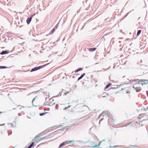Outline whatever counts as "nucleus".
I'll return each instance as SVG.
<instances>
[{"instance_id": "obj_10", "label": "nucleus", "mask_w": 148, "mask_h": 148, "mask_svg": "<svg viewBox=\"0 0 148 148\" xmlns=\"http://www.w3.org/2000/svg\"><path fill=\"white\" fill-rule=\"evenodd\" d=\"M85 75V73H83V74H82L81 75V76L79 77L78 78V81H79V80L80 79H82V77L84 76V75Z\"/></svg>"}, {"instance_id": "obj_15", "label": "nucleus", "mask_w": 148, "mask_h": 148, "mask_svg": "<svg viewBox=\"0 0 148 148\" xmlns=\"http://www.w3.org/2000/svg\"><path fill=\"white\" fill-rule=\"evenodd\" d=\"M37 70L36 67H35V68L32 69H31V70L30 71V72H33L34 71H36Z\"/></svg>"}, {"instance_id": "obj_40", "label": "nucleus", "mask_w": 148, "mask_h": 148, "mask_svg": "<svg viewBox=\"0 0 148 148\" xmlns=\"http://www.w3.org/2000/svg\"><path fill=\"white\" fill-rule=\"evenodd\" d=\"M122 48H121L119 50L120 51H121L122 50Z\"/></svg>"}, {"instance_id": "obj_51", "label": "nucleus", "mask_w": 148, "mask_h": 148, "mask_svg": "<svg viewBox=\"0 0 148 148\" xmlns=\"http://www.w3.org/2000/svg\"><path fill=\"white\" fill-rule=\"evenodd\" d=\"M107 95H109V94H107Z\"/></svg>"}, {"instance_id": "obj_6", "label": "nucleus", "mask_w": 148, "mask_h": 148, "mask_svg": "<svg viewBox=\"0 0 148 148\" xmlns=\"http://www.w3.org/2000/svg\"><path fill=\"white\" fill-rule=\"evenodd\" d=\"M140 81H141V82H143V83H141L142 85H143L144 84H147V83H146L145 82H148V80H145V79H141Z\"/></svg>"}, {"instance_id": "obj_47", "label": "nucleus", "mask_w": 148, "mask_h": 148, "mask_svg": "<svg viewBox=\"0 0 148 148\" xmlns=\"http://www.w3.org/2000/svg\"><path fill=\"white\" fill-rule=\"evenodd\" d=\"M107 116L108 117H109V116H108V114H107Z\"/></svg>"}, {"instance_id": "obj_14", "label": "nucleus", "mask_w": 148, "mask_h": 148, "mask_svg": "<svg viewBox=\"0 0 148 148\" xmlns=\"http://www.w3.org/2000/svg\"><path fill=\"white\" fill-rule=\"evenodd\" d=\"M111 85V84L110 83H108L105 87V89H106L108 88Z\"/></svg>"}, {"instance_id": "obj_37", "label": "nucleus", "mask_w": 148, "mask_h": 148, "mask_svg": "<svg viewBox=\"0 0 148 148\" xmlns=\"http://www.w3.org/2000/svg\"><path fill=\"white\" fill-rule=\"evenodd\" d=\"M117 86L116 88H118V87H119V86H118V85L116 86Z\"/></svg>"}, {"instance_id": "obj_17", "label": "nucleus", "mask_w": 148, "mask_h": 148, "mask_svg": "<svg viewBox=\"0 0 148 148\" xmlns=\"http://www.w3.org/2000/svg\"><path fill=\"white\" fill-rule=\"evenodd\" d=\"M141 30H138L137 31V34H136V36H139L141 33Z\"/></svg>"}, {"instance_id": "obj_3", "label": "nucleus", "mask_w": 148, "mask_h": 148, "mask_svg": "<svg viewBox=\"0 0 148 148\" xmlns=\"http://www.w3.org/2000/svg\"><path fill=\"white\" fill-rule=\"evenodd\" d=\"M49 63H47V64H45L44 65H41V66H38V67H36L37 70H38L39 69H41V68H42L44 67L45 66H47V65L49 64Z\"/></svg>"}, {"instance_id": "obj_35", "label": "nucleus", "mask_w": 148, "mask_h": 148, "mask_svg": "<svg viewBox=\"0 0 148 148\" xmlns=\"http://www.w3.org/2000/svg\"><path fill=\"white\" fill-rule=\"evenodd\" d=\"M78 101H79L78 100H76V103H78Z\"/></svg>"}, {"instance_id": "obj_7", "label": "nucleus", "mask_w": 148, "mask_h": 148, "mask_svg": "<svg viewBox=\"0 0 148 148\" xmlns=\"http://www.w3.org/2000/svg\"><path fill=\"white\" fill-rule=\"evenodd\" d=\"M9 52L6 50L3 51L0 54L3 55L8 54Z\"/></svg>"}, {"instance_id": "obj_46", "label": "nucleus", "mask_w": 148, "mask_h": 148, "mask_svg": "<svg viewBox=\"0 0 148 148\" xmlns=\"http://www.w3.org/2000/svg\"><path fill=\"white\" fill-rule=\"evenodd\" d=\"M16 108H13V110H15V109H16Z\"/></svg>"}, {"instance_id": "obj_27", "label": "nucleus", "mask_w": 148, "mask_h": 148, "mask_svg": "<svg viewBox=\"0 0 148 148\" xmlns=\"http://www.w3.org/2000/svg\"><path fill=\"white\" fill-rule=\"evenodd\" d=\"M62 94H61V93L60 92L59 94V95L60 96H61V95Z\"/></svg>"}, {"instance_id": "obj_26", "label": "nucleus", "mask_w": 148, "mask_h": 148, "mask_svg": "<svg viewBox=\"0 0 148 148\" xmlns=\"http://www.w3.org/2000/svg\"><path fill=\"white\" fill-rule=\"evenodd\" d=\"M137 84H134V85H135V87H136L137 86H136V85Z\"/></svg>"}, {"instance_id": "obj_16", "label": "nucleus", "mask_w": 148, "mask_h": 148, "mask_svg": "<svg viewBox=\"0 0 148 148\" xmlns=\"http://www.w3.org/2000/svg\"><path fill=\"white\" fill-rule=\"evenodd\" d=\"M140 80H141V79H135V82H136V84H138L140 82H141V81H140Z\"/></svg>"}, {"instance_id": "obj_21", "label": "nucleus", "mask_w": 148, "mask_h": 148, "mask_svg": "<svg viewBox=\"0 0 148 148\" xmlns=\"http://www.w3.org/2000/svg\"><path fill=\"white\" fill-rule=\"evenodd\" d=\"M36 97H35L34 98L33 100H32V104L33 105V102H34V100H35V99H36Z\"/></svg>"}, {"instance_id": "obj_18", "label": "nucleus", "mask_w": 148, "mask_h": 148, "mask_svg": "<svg viewBox=\"0 0 148 148\" xmlns=\"http://www.w3.org/2000/svg\"><path fill=\"white\" fill-rule=\"evenodd\" d=\"M7 67L5 66H0V69H5L7 68Z\"/></svg>"}, {"instance_id": "obj_33", "label": "nucleus", "mask_w": 148, "mask_h": 148, "mask_svg": "<svg viewBox=\"0 0 148 148\" xmlns=\"http://www.w3.org/2000/svg\"><path fill=\"white\" fill-rule=\"evenodd\" d=\"M130 123H129L127 124L126 125H129L130 124Z\"/></svg>"}, {"instance_id": "obj_29", "label": "nucleus", "mask_w": 148, "mask_h": 148, "mask_svg": "<svg viewBox=\"0 0 148 148\" xmlns=\"http://www.w3.org/2000/svg\"><path fill=\"white\" fill-rule=\"evenodd\" d=\"M69 92H66V93H64V95H66V94L67 93H68Z\"/></svg>"}, {"instance_id": "obj_43", "label": "nucleus", "mask_w": 148, "mask_h": 148, "mask_svg": "<svg viewBox=\"0 0 148 148\" xmlns=\"http://www.w3.org/2000/svg\"><path fill=\"white\" fill-rule=\"evenodd\" d=\"M106 97V96H103V97Z\"/></svg>"}, {"instance_id": "obj_48", "label": "nucleus", "mask_w": 148, "mask_h": 148, "mask_svg": "<svg viewBox=\"0 0 148 148\" xmlns=\"http://www.w3.org/2000/svg\"><path fill=\"white\" fill-rule=\"evenodd\" d=\"M110 140H108V141H109V142H110Z\"/></svg>"}, {"instance_id": "obj_38", "label": "nucleus", "mask_w": 148, "mask_h": 148, "mask_svg": "<svg viewBox=\"0 0 148 148\" xmlns=\"http://www.w3.org/2000/svg\"><path fill=\"white\" fill-rule=\"evenodd\" d=\"M67 108H67V107H66L64 108V109H67Z\"/></svg>"}, {"instance_id": "obj_50", "label": "nucleus", "mask_w": 148, "mask_h": 148, "mask_svg": "<svg viewBox=\"0 0 148 148\" xmlns=\"http://www.w3.org/2000/svg\"><path fill=\"white\" fill-rule=\"evenodd\" d=\"M0 113H2V112H0Z\"/></svg>"}, {"instance_id": "obj_45", "label": "nucleus", "mask_w": 148, "mask_h": 148, "mask_svg": "<svg viewBox=\"0 0 148 148\" xmlns=\"http://www.w3.org/2000/svg\"><path fill=\"white\" fill-rule=\"evenodd\" d=\"M121 42V41H119V43H120Z\"/></svg>"}, {"instance_id": "obj_42", "label": "nucleus", "mask_w": 148, "mask_h": 148, "mask_svg": "<svg viewBox=\"0 0 148 148\" xmlns=\"http://www.w3.org/2000/svg\"><path fill=\"white\" fill-rule=\"evenodd\" d=\"M117 146V145H115L114 147H116Z\"/></svg>"}, {"instance_id": "obj_19", "label": "nucleus", "mask_w": 148, "mask_h": 148, "mask_svg": "<svg viewBox=\"0 0 148 148\" xmlns=\"http://www.w3.org/2000/svg\"><path fill=\"white\" fill-rule=\"evenodd\" d=\"M46 113H47L46 112H42V113H40V116H43Z\"/></svg>"}, {"instance_id": "obj_22", "label": "nucleus", "mask_w": 148, "mask_h": 148, "mask_svg": "<svg viewBox=\"0 0 148 148\" xmlns=\"http://www.w3.org/2000/svg\"><path fill=\"white\" fill-rule=\"evenodd\" d=\"M63 125H64V124L63 123H61V124H60V125H59V126H58L59 127H61V126H63Z\"/></svg>"}, {"instance_id": "obj_20", "label": "nucleus", "mask_w": 148, "mask_h": 148, "mask_svg": "<svg viewBox=\"0 0 148 148\" xmlns=\"http://www.w3.org/2000/svg\"><path fill=\"white\" fill-rule=\"evenodd\" d=\"M129 82H135V79L134 80H129Z\"/></svg>"}, {"instance_id": "obj_32", "label": "nucleus", "mask_w": 148, "mask_h": 148, "mask_svg": "<svg viewBox=\"0 0 148 148\" xmlns=\"http://www.w3.org/2000/svg\"><path fill=\"white\" fill-rule=\"evenodd\" d=\"M4 124H1L0 125L1 126H3V125Z\"/></svg>"}, {"instance_id": "obj_4", "label": "nucleus", "mask_w": 148, "mask_h": 148, "mask_svg": "<svg viewBox=\"0 0 148 148\" xmlns=\"http://www.w3.org/2000/svg\"><path fill=\"white\" fill-rule=\"evenodd\" d=\"M32 17L31 16L30 17H29L27 18L26 21L28 24H29L30 23L32 20Z\"/></svg>"}, {"instance_id": "obj_24", "label": "nucleus", "mask_w": 148, "mask_h": 148, "mask_svg": "<svg viewBox=\"0 0 148 148\" xmlns=\"http://www.w3.org/2000/svg\"><path fill=\"white\" fill-rule=\"evenodd\" d=\"M8 135H9L10 134L9 133V130H8ZM12 132H11V133H10V134H12Z\"/></svg>"}, {"instance_id": "obj_13", "label": "nucleus", "mask_w": 148, "mask_h": 148, "mask_svg": "<svg viewBox=\"0 0 148 148\" xmlns=\"http://www.w3.org/2000/svg\"><path fill=\"white\" fill-rule=\"evenodd\" d=\"M34 142H32L30 145H29L27 148H31L34 145Z\"/></svg>"}, {"instance_id": "obj_30", "label": "nucleus", "mask_w": 148, "mask_h": 148, "mask_svg": "<svg viewBox=\"0 0 148 148\" xmlns=\"http://www.w3.org/2000/svg\"><path fill=\"white\" fill-rule=\"evenodd\" d=\"M71 106H69L68 107H67V108H70L71 107Z\"/></svg>"}, {"instance_id": "obj_28", "label": "nucleus", "mask_w": 148, "mask_h": 148, "mask_svg": "<svg viewBox=\"0 0 148 148\" xmlns=\"http://www.w3.org/2000/svg\"><path fill=\"white\" fill-rule=\"evenodd\" d=\"M129 13H127V15H126V16H125V17H126V16H127L128 15Z\"/></svg>"}, {"instance_id": "obj_5", "label": "nucleus", "mask_w": 148, "mask_h": 148, "mask_svg": "<svg viewBox=\"0 0 148 148\" xmlns=\"http://www.w3.org/2000/svg\"><path fill=\"white\" fill-rule=\"evenodd\" d=\"M55 103V102L54 101L53 99L52 100L51 102L50 101L48 105L50 106H52L54 105Z\"/></svg>"}, {"instance_id": "obj_34", "label": "nucleus", "mask_w": 148, "mask_h": 148, "mask_svg": "<svg viewBox=\"0 0 148 148\" xmlns=\"http://www.w3.org/2000/svg\"><path fill=\"white\" fill-rule=\"evenodd\" d=\"M120 47H123V46H122V45H120Z\"/></svg>"}, {"instance_id": "obj_41", "label": "nucleus", "mask_w": 148, "mask_h": 148, "mask_svg": "<svg viewBox=\"0 0 148 148\" xmlns=\"http://www.w3.org/2000/svg\"><path fill=\"white\" fill-rule=\"evenodd\" d=\"M130 93V92H129L128 91H127L126 92V93Z\"/></svg>"}, {"instance_id": "obj_31", "label": "nucleus", "mask_w": 148, "mask_h": 148, "mask_svg": "<svg viewBox=\"0 0 148 148\" xmlns=\"http://www.w3.org/2000/svg\"><path fill=\"white\" fill-rule=\"evenodd\" d=\"M54 28H55V29H57V27L56 26H55Z\"/></svg>"}, {"instance_id": "obj_23", "label": "nucleus", "mask_w": 148, "mask_h": 148, "mask_svg": "<svg viewBox=\"0 0 148 148\" xmlns=\"http://www.w3.org/2000/svg\"><path fill=\"white\" fill-rule=\"evenodd\" d=\"M65 127H62L61 129L60 130H64V129H65Z\"/></svg>"}, {"instance_id": "obj_9", "label": "nucleus", "mask_w": 148, "mask_h": 148, "mask_svg": "<svg viewBox=\"0 0 148 148\" xmlns=\"http://www.w3.org/2000/svg\"><path fill=\"white\" fill-rule=\"evenodd\" d=\"M103 143V142L101 140V141H100L99 143V144L98 145H95V146H92L91 147H95V148L98 147V146H100V145H101V143Z\"/></svg>"}, {"instance_id": "obj_11", "label": "nucleus", "mask_w": 148, "mask_h": 148, "mask_svg": "<svg viewBox=\"0 0 148 148\" xmlns=\"http://www.w3.org/2000/svg\"><path fill=\"white\" fill-rule=\"evenodd\" d=\"M55 31V28H53V29L51 30V32H49V34H53Z\"/></svg>"}, {"instance_id": "obj_49", "label": "nucleus", "mask_w": 148, "mask_h": 148, "mask_svg": "<svg viewBox=\"0 0 148 148\" xmlns=\"http://www.w3.org/2000/svg\"><path fill=\"white\" fill-rule=\"evenodd\" d=\"M109 147H112V146H109Z\"/></svg>"}, {"instance_id": "obj_44", "label": "nucleus", "mask_w": 148, "mask_h": 148, "mask_svg": "<svg viewBox=\"0 0 148 148\" xmlns=\"http://www.w3.org/2000/svg\"><path fill=\"white\" fill-rule=\"evenodd\" d=\"M20 106L22 107V108H24V106Z\"/></svg>"}, {"instance_id": "obj_12", "label": "nucleus", "mask_w": 148, "mask_h": 148, "mask_svg": "<svg viewBox=\"0 0 148 148\" xmlns=\"http://www.w3.org/2000/svg\"><path fill=\"white\" fill-rule=\"evenodd\" d=\"M82 70H83V69L82 68H79L78 69H77L75 70V72L77 73V72H78L80 71H82Z\"/></svg>"}, {"instance_id": "obj_2", "label": "nucleus", "mask_w": 148, "mask_h": 148, "mask_svg": "<svg viewBox=\"0 0 148 148\" xmlns=\"http://www.w3.org/2000/svg\"><path fill=\"white\" fill-rule=\"evenodd\" d=\"M135 87V85H134L133 86V88L136 89V92H139L141 89V88L140 87Z\"/></svg>"}, {"instance_id": "obj_8", "label": "nucleus", "mask_w": 148, "mask_h": 148, "mask_svg": "<svg viewBox=\"0 0 148 148\" xmlns=\"http://www.w3.org/2000/svg\"><path fill=\"white\" fill-rule=\"evenodd\" d=\"M97 49L96 48H90L88 49V50L92 52L95 50Z\"/></svg>"}, {"instance_id": "obj_25", "label": "nucleus", "mask_w": 148, "mask_h": 148, "mask_svg": "<svg viewBox=\"0 0 148 148\" xmlns=\"http://www.w3.org/2000/svg\"><path fill=\"white\" fill-rule=\"evenodd\" d=\"M44 137L43 138H39L38 139H40H40H43Z\"/></svg>"}, {"instance_id": "obj_36", "label": "nucleus", "mask_w": 148, "mask_h": 148, "mask_svg": "<svg viewBox=\"0 0 148 148\" xmlns=\"http://www.w3.org/2000/svg\"><path fill=\"white\" fill-rule=\"evenodd\" d=\"M102 142H103V141H105V140L104 139V140H102Z\"/></svg>"}, {"instance_id": "obj_39", "label": "nucleus", "mask_w": 148, "mask_h": 148, "mask_svg": "<svg viewBox=\"0 0 148 148\" xmlns=\"http://www.w3.org/2000/svg\"><path fill=\"white\" fill-rule=\"evenodd\" d=\"M103 113H101V115H100V116H101L102 115V114H103Z\"/></svg>"}, {"instance_id": "obj_1", "label": "nucleus", "mask_w": 148, "mask_h": 148, "mask_svg": "<svg viewBox=\"0 0 148 148\" xmlns=\"http://www.w3.org/2000/svg\"><path fill=\"white\" fill-rule=\"evenodd\" d=\"M74 141L73 140H70V141H65V142H64L60 144V145L59 147H58V148H60L64 146L65 145H66L67 144L69 143H70L72 142H74Z\"/></svg>"}]
</instances>
